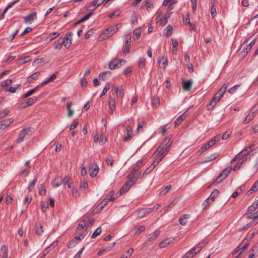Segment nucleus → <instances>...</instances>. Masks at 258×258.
Instances as JSON below:
<instances>
[{"label": "nucleus", "mask_w": 258, "mask_h": 258, "mask_svg": "<svg viewBox=\"0 0 258 258\" xmlns=\"http://www.w3.org/2000/svg\"><path fill=\"white\" fill-rule=\"evenodd\" d=\"M247 214H251L250 215L247 216L248 219H256L258 218V203L256 201L254 202L252 205L248 208Z\"/></svg>", "instance_id": "f257e3e1"}, {"label": "nucleus", "mask_w": 258, "mask_h": 258, "mask_svg": "<svg viewBox=\"0 0 258 258\" xmlns=\"http://www.w3.org/2000/svg\"><path fill=\"white\" fill-rule=\"evenodd\" d=\"M160 204H157L153 207L143 208L138 211V216L140 218H144L148 214L152 212L154 210H157L160 207Z\"/></svg>", "instance_id": "f03ea898"}, {"label": "nucleus", "mask_w": 258, "mask_h": 258, "mask_svg": "<svg viewBox=\"0 0 258 258\" xmlns=\"http://www.w3.org/2000/svg\"><path fill=\"white\" fill-rule=\"evenodd\" d=\"M33 128L30 127L23 129L19 135V137L17 139L16 142L17 143H21L25 139L29 138L32 135L31 130Z\"/></svg>", "instance_id": "7ed1b4c3"}, {"label": "nucleus", "mask_w": 258, "mask_h": 258, "mask_svg": "<svg viewBox=\"0 0 258 258\" xmlns=\"http://www.w3.org/2000/svg\"><path fill=\"white\" fill-rule=\"evenodd\" d=\"M72 35V33L69 32L66 34L64 38H61L62 45H63L66 48H69L72 43V40L70 39Z\"/></svg>", "instance_id": "20e7f679"}, {"label": "nucleus", "mask_w": 258, "mask_h": 258, "mask_svg": "<svg viewBox=\"0 0 258 258\" xmlns=\"http://www.w3.org/2000/svg\"><path fill=\"white\" fill-rule=\"evenodd\" d=\"M250 156V151H248L247 149L244 148L243 149L239 154H238V157L239 159L244 162L247 160V156Z\"/></svg>", "instance_id": "39448f33"}, {"label": "nucleus", "mask_w": 258, "mask_h": 258, "mask_svg": "<svg viewBox=\"0 0 258 258\" xmlns=\"http://www.w3.org/2000/svg\"><path fill=\"white\" fill-rule=\"evenodd\" d=\"M141 174V172H139L137 173V175H133V173H130L127 176V180L126 181H128L129 184L132 186L136 182Z\"/></svg>", "instance_id": "423d86ee"}, {"label": "nucleus", "mask_w": 258, "mask_h": 258, "mask_svg": "<svg viewBox=\"0 0 258 258\" xmlns=\"http://www.w3.org/2000/svg\"><path fill=\"white\" fill-rule=\"evenodd\" d=\"M125 62L123 59H113L109 63V68L110 70L115 69L116 68H119L121 66V62Z\"/></svg>", "instance_id": "0eeeda50"}, {"label": "nucleus", "mask_w": 258, "mask_h": 258, "mask_svg": "<svg viewBox=\"0 0 258 258\" xmlns=\"http://www.w3.org/2000/svg\"><path fill=\"white\" fill-rule=\"evenodd\" d=\"M119 26H120V24H118L116 25L111 26V27L108 28L106 30V31L107 32V33L106 32L105 33V34H107L106 37L107 38H109L110 36H111L114 33H115L117 31Z\"/></svg>", "instance_id": "6e6552de"}, {"label": "nucleus", "mask_w": 258, "mask_h": 258, "mask_svg": "<svg viewBox=\"0 0 258 258\" xmlns=\"http://www.w3.org/2000/svg\"><path fill=\"white\" fill-rule=\"evenodd\" d=\"M193 81L191 79L183 80L182 81V88L184 91H187L191 90Z\"/></svg>", "instance_id": "1a4fd4ad"}, {"label": "nucleus", "mask_w": 258, "mask_h": 258, "mask_svg": "<svg viewBox=\"0 0 258 258\" xmlns=\"http://www.w3.org/2000/svg\"><path fill=\"white\" fill-rule=\"evenodd\" d=\"M114 194V191L113 190L111 191L102 201V205H106L109 201H113L115 199V198L113 197Z\"/></svg>", "instance_id": "9d476101"}, {"label": "nucleus", "mask_w": 258, "mask_h": 258, "mask_svg": "<svg viewBox=\"0 0 258 258\" xmlns=\"http://www.w3.org/2000/svg\"><path fill=\"white\" fill-rule=\"evenodd\" d=\"M160 233V231L157 230H156L153 233L150 234L148 237V240L149 242H151V243H153L159 236Z\"/></svg>", "instance_id": "9b49d317"}, {"label": "nucleus", "mask_w": 258, "mask_h": 258, "mask_svg": "<svg viewBox=\"0 0 258 258\" xmlns=\"http://www.w3.org/2000/svg\"><path fill=\"white\" fill-rule=\"evenodd\" d=\"M14 120L13 118H11L1 121L0 122V129H5L7 126H9L12 123H13Z\"/></svg>", "instance_id": "f8f14e48"}, {"label": "nucleus", "mask_w": 258, "mask_h": 258, "mask_svg": "<svg viewBox=\"0 0 258 258\" xmlns=\"http://www.w3.org/2000/svg\"><path fill=\"white\" fill-rule=\"evenodd\" d=\"M206 245V243L205 241H202L201 242L199 243L196 246L193 247L191 249H193L194 251L192 252L196 254L199 253L201 249L204 247Z\"/></svg>", "instance_id": "ddd939ff"}, {"label": "nucleus", "mask_w": 258, "mask_h": 258, "mask_svg": "<svg viewBox=\"0 0 258 258\" xmlns=\"http://www.w3.org/2000/svg\"><path fill=\"white\" fill-rule=\"evenodd\" d=\"M23 18L26 23L29 22L31 23L34 20L37 18L36 12H34L27 16L24 17Z\"/></svg>", "instance_id": "4468645a"}, {"label": "nucleus", "mask_w": 258, "mask_h": 258, "mask_svg": "<svg viewBox=\"0 0 258 258\" xmlns=\"http://www.w3.org/2000/svg\"><path fill=\"white\" fill-rule=\"evenodd\" d=\"M142 7H146L147 10L149 12L151 9L154 8L152 0H145L142 5Z\"/></svg>", "instance_id": "2eb2a0df"}, {"label": "nucleus", "mask_w": 258, "mask_h": 258, "mask_svg": "<svg viewBox=\"0 0 258 258\" xmlns=\"http://www.w3.org/2000/svg\"><path fill=\"white\" fill-rule=\"evenodd\" d=\"M221 98V97L216 93L214 97L212 98L210 104L208 106L209 107L208 109H210V106H212V108L214 107Z\"/></svg>", "instance_id": "dca6fc26"}, {"label": "nucleus", "mask_w": 258, "mask_h": 258, "mask_svg": "<svg viewBox=\"0 0 258 258\" xmlns=\"http://www.w3.org/2000/svg\"><path fill=\"white\" fill-rule=\"evenodd\" d=\"M132 185L129 184V182L126 181L120 189V195L125 194L130 189Z\"/></svg>", "instance_id": "f3484780"}, {"label": "nucleus", "mask_w": 258, "mask_h": 258, "mask_svg": "<svg viewBox=\"0 0 258 258\" xmlns=\"http://www.w3.org/2000/svg\"><path fill=\"white\" fill-rule=\"evenodd\" d=\"M127 136L123 137V140L124 142H127L133 137L132 128L130 125H128L126 127Z\"/></svg>", "instance_id": "a211bd4d"}, {"label": "nucleus", "mask_w": 258, "mask_h": 258, "mask_svg": "<svg viewBox=\"0 0 258 258\" xmlns=\"http://www.w3.org/2000/svg\"><path fill=\"white\" fill-rule=\"evenodd\" d=\"M190 217L189 214H184L179 218V223L183 226L185 225L187 223V219Z\"/></svg>", "instance_id": "6ab92c4d"}, {"label": "nucleus", "mask_w": 258, "mask_h": 258, "mask_svg": "<svg viewBox=\"0 0 258 258\" xmlns=\"http://www.w3.org/2000/svg\"><path fill=\"white\" fill-rule=\"evenodd\" d=\"M255 43V39L253 40L250 43L247 44L243 49L241 53H243L244 54L247 53V52L251 49L252 46Z\"/></svg>", "instance_id": "aec40b11"}, {"label": "nucleus", "mask_w": 258, "mask_h": 258, "mask_svg": "<svg viewBox=\"0 0 258 258\" xmlns=\"http://www.w3.org/2000/svg\"><path fill=\"white\" fill-rule=\"evenodd\" d=\"M220 139V137L219 136H215V137L211 139L208 143L206 144L210 148L212 146L214 145L216 143H217Z\"/></svg>", "instance_id": "412c9836"}, {"label": "nucleus", "mask_w": 258, "mask_h": 258, "mask_svg": "<svg viewBox=\"0 0 258 258\" xmlns=\"http://www.w3.org/2000/svg\"><path fill=\"white\" fill-rule=\"evenodd\" d=\"M19 1V0L16 1L15 2H13L10 4L5 9L3 13L0 15V20H2L4 18L5 15L7 11L9 9L12 8L14 6L15 4H16L17 3H18Z\"/></svg>", "instance_id": "4be33fe9"}, {"label": "nucleus", "mask_w": 258, "mask_h": 258, "mask_svg": "<svg viewBox=\"0 0 258 258\" xmlns=\"http://www.w3.org/2000/svg\"><path fill=\"white\" fill-rule=\"evenodd\" d=\"M35 233L38 235H41L43 232V226L42 225L36 224L34 227Z\"/></svg>", "instance_id": "5701e85b"}, {"label": "nucleus", "mask_w": 258, "mask_h": 258, "mask_svg": "<svg viewBox=\"0 0 258 258\" xmlns=\"http://www.w3.org/2000/svg\"><path fill=\"white\" fill-rule=\"evenodd\" d=\"M131 38L127 39L125 41V48L123 51V55H125L130 52V47L131 46Z\"/></svg>", "instance_id": "b1692460"}, {"label": "nucleus", "mask_w": 258, "mask_h": 258, "mask_svg": "<svg viewBox=\"0 0 258 258\" xmlns=\"http://www.w3.org/2000/svg\"><path fill=\"white\" fill-rule=\"evenodd\" d=\"M41 87L39 86V85L36 86L35 88L29 91L26 94H25L22 97V99H25L27 97H29L31 95H32L34 92H35L39 88Z\"/></svg>", "instance_id": "393cba45"}, {"label": "nucleus", "mask_w": 258, "mask_h": 258, "mask_svg": "<svg viewBox=\"0 0 258 258\" xmlns=\"http://www.w3.org/2000/svg\"><path fill=\"white\" fill-rule=\"evenodd\" d=\"M228 87V85L224 84L221 88L219 90L217 93H216L217 94H218L219 96L222 97L224 94H225L227 89Z\"/></svg>", "instance_id": "a878e982"}, {"label": "nucleus", "mask_w": 258, "mask_h": 258, "mask_svg": "<svg viewBox=\"0 0 258 258\" xmlns=\"http://www.w3.org/2000/svg\"><path fill=\"white\" fill-rule=\"evenodd\" d=\"M172 241V240L170 238L166 239L163 241H162L159 244V247L160 248H164L166 246H167L170 242Z\"/></svg>", "instance_id": "bb28decb"}, {"label": "nucleus", "mask_w": 258, "mask_h": 258, "mask_svg": "<svg viewBox=\"0 0 258 258\" xmlns=\"http://www.w3.org/2000/svg\"><path fill=\"white\" fill-rule=\"evenodd\" d=\"M218 195L219 190L217 189H214L212 191L210 196L208 198V200H210L211 202H213L214 201L215 197H217Z\"/></svg>", "instance_id": "cd10ccee"}, {"label": "nucleus", "mask_w": 258, "mask_h": 258, "mask_svg": "<svg viewBox=\"0 0 258 258\" xmlns=\"http://www.w3.org/2000/svg\"><path fill=\"white\" fill-rule=\"evenodd\" d=\"M105 1V0H93L91 3V5L94 7L93 10L102 5Z\"/></svg>", "instance_id": "c85d7f7f"}, {"label": "nucleus", "mask_w": 258, "mask_h": 258, "mask_svg": "<svg viewBox=\"0 0 258 258\" xmlns=\"http://www.w3.org/2000/svg\"><path fill=\"white\" fill-rule=\"evenodd\" d=\"M171 139L169 138H165L163 142L160 144V147H161V148L164 149L168 144H170L171 141H170Z\"/></svg>", "instance_id": "c756f323"}, {"label": "nucleus", "mask_w": 258, "mask_h": 258, "mask_svg": "<svg viewBox=\"0 0 258 258\" xmlns=\"http://www.w3.org/2000/svg\"><path fill=\"white\" fill-rule=\"evenodd\" d=\"M72 103L71 102H68L67 104V108L68 111L67 116L68 117H71L73 115L74 111L71 109Z\"/></svg>", "instance_id": "7c9ffc66"}, {"label": "nucleus", "mask_w": 258, "mask_h": 258, "mask_svg": "<svg viewBox=\"0 0 258 258\" xmlns=\"http://www.w3.org/2000/svg\"><path fill=\"white\" fill-rule=\"evenodd\" d=\"M164 31H166V32L164 33V35L166 37H169L172 33L173 27L170 25H168Z\"/></svg>", "instance_id": "2f4dec72"}, {"label": "nucleus", "mask_w": 258, "mask_h": 258, "mask_svg": "<svg viewBox=\"0 0 258 258\" xmlns=\"http://www.w3.org/2000/svg\"><path fill=\"white\" fill-rule=\"evenodd\" d=\"M254 112L249 113L245 117V120L244 121V123L245 124L248 123L252 119V118L254 117Z\"/></svg>", "instance_id": "473e14b6"}, {"label": "nucleus", "mask_w": 258, "mask_h": 258, "mask_svg": "<svg viewBox=\"0 0 258 258\" xmlns=\"http://www.w3.org/2000/svg\"><path fill=\"white\" fill-rule=\"evenodd\" d=\"M156 166V165H154V163H152V164L150 166H149L147 168H146L145 171L144 172V173L143 174V176H144L147 175L148 174H149V173H150L154 169V168Z\"/></svg>", "instance_id": "72a5a7b5"}, {"label": "nucleus", "mask_w": 258, "mask_h": 258, "mask_svg": "<svg viewBox=\"0 0 258 258\" xmlns=\"http://www.w3.org/2000/svg\"><path fill=\"white\" fill-rule=\"evenodd\" d=\"M40 75V72H37L31 75H30L28 78V81H31V80H35L38 79V77Z\"/></svg>", "instance_id": "f704fd0d"}, {"label": "nucleus", "mask_w": 258, "mask_h": 258, "mask_svg": "<svg viewBox=\"0 0 258 258\" xmlns=\"http://www.w3.org/2000/svg\"><path fill=\"white\" fill-rule=\"evenodd\" d=\"M232 169V166H229L222 171V172L221 173L223 174V178H225L228 176V174L231 171Z\"/></svg>", "instance_id": "c9c22d12"}, {"label": "nucleus", "mask_w": 258, "mask_h": 258, "mask_svg": "<svg viewBox=\"0 0 258 258\" xmlns=\"http://www.w3.org/2000/svg\"><path fill=\"white\" fill-rule=\"evenodd\" d=\"M105 161L108 165H110L111 166H113L114 163V160L113 159V157L111 155H109L107 156Z\"/></svg>", "instance_id": "e433bc0d"}, {"label": "nucleus", "mask_w": 258, "mask_h": 258, "mask_svg": "<svg viewBox=\"0 0 258 258\" xmlns=\"http://www.w3.org/2000/svg\"><path fill=\"white\" fill-rule=\"evenodd\" d=\"M99 171V167L96 164L95 165V167L93 169V170L90 172V175L92 177H94L96 176L97 174Z\"/></svg>", "instance_id": "4c0bfd02"}, {"label": "nucleus", "mask_w": 258, "mask_h": 258, "mask_svg": "<svg viewBox=\"0 0 258 258\" xmlns=\"http://www.w3.org/2000/svg\"><path fill=\"white\" fill-rule=\"evenodd\" d=\"M53 186L58 187L62 184L61 179L57 177L55 178L54 181L52 182Z\"/></svg>", "instance_id": "58836bf2"}, {"label": "nucleus", "mask_w": 258, "mask_h": 258, "mask_svg": "<svg viewBox=\"0 0 258 258\" xmlns=\"http://www.w3.org/2000/svg\"><path fill=\"white\" fill-rule=\"evenodd\" d=\"M224 179L225 178H223V174L220 173L214 180L213 184H219L221 183Z\"/></svg>", "instance_id": "ea45409f"}, {"label": "nucleus", "mask_w": 258, "mask_h": 258, "mask_svg": "<svg viewBox=\"0 0 258 258\" xmlns=\"http://www.w3.org/2000/svg\"><path fill=\"white\" fill-rule=\"evenodd\" d=\"M185 119V117H184V114H182L179 116L174 121L175 126H177L179 125L181 121Z\"/></svg>", "instance_id": "a19ab883"}, {"label": "nucleus", "mask_w": 258, "mask_h": 258, "mask_svg": "<svg viewBox=\"0 0 258 258\" xmlns=\"http://www.w3.org/2000/svg\"><path fill=\"white\" fill-rule=\"evenodd\" d=\"M111 72L110 71H105L101 73L99 75V79L100 80H104L106 76H110Z\"/></svg>", "instance_id": "79ce46f5"}, {"label": "nucleus", "mask_w": 258, "mask_h": 258, "mask_svg": "<svg viewBox=\"0 0 258 258\" xmlns=\"http://www.w3.org/2000/svg\"><path fill=\"white\" fill-rule=\"evenodd\" d=\"M21 85L17 84V85H15V86H14V87H13V86L10 87L9 88V89L7 90V91L10 92L12 93H14L16 92L17 89H18L19 88H21Z\"/></svg>", "instance_id": "37998d69"}, {"label": "nucleus", "mask_w": 258, "mask_h": 258, "mask_svg": "<svg viewBox=\"0 0 258 258\" xmlns=\"http://www.w3.org/2000/svg\"><path fill=\"white\" fill-rule=\"evenodd\" d=\"M37 177H35L34 179L32 180V181L29 183L28 187V189L29 191H30L32 190L33 188L34 187L36 183L37 182Z\"/></svg>", "instance_id": "c03bdc74"}, {"label": "nucleus", "mask_w": 258, "mask_h": 258, "mask_svg": "<svg viewBox=\"0 0 258 258\" xmlns=\"http://www.w3.org/2000/svg\"><path fill=\"white\" fill-rule=\"evenodd\" d=\"M164 154H163V153H161L159 156V158L155 160V161L153 162L154 163V165H157L163 159V158L165 156Z\"/></svg>", "instance_id": "a18cd8bd"}, {"label": "nucleus", "mask_w": 258, "mask_h": 258, "mask_svg": "<svg viewBox=\"0 0 258 258\" xmlns=\"http://www.w3.org/2000/svg\"><path fill=\"white\" fill-rule=\"evenodd\" d=\"M159 63L162 64V68L165 69L167 64V58L163 56L159 61Z\"/></svg>", "instance_id": "49530a36"}, {"label": "nucleus", "mask_w": 258, "mask_h": 258, "mask_svg": "<svg viewBox=\"0 0 258 258\" xmlns=\"http://www.w3.org/2000/svg\"><path fill=\"white\" fill-rule=\"evenodd\" d=\"M159 99L157 96H154L152 99V104L153 106L156 107L159 104Z\"/></svg>", "instance_id": "de8ad7c7"}, {"label": "nucleus", "mask_w": 258, "mask_h": 258, "mask_svg": "<svg viewBox=\"0 0 258 258\" xmlns=\"http://www.w3.org/2000/svg\"><path fill=\"white\" fill-rule=\"evenodd\" d=\"M101 232V227H99L97 228L96 230L93 232L91 236L92 238H95L97 236L99 235Z\"/></svg>", "instance_id": "09e8293b"}, {"label": "nucleus", "mask_w": 258, "mask_h": 258, "mask_svg": "<svg viewBox=\"0 0 258 258\" xmlns=\"http://www.w3.org/2000/svg\"><path fill=\"white\" fill-rule=\"evenodd\" d=\"M146 64V59L144 57L140 58L138 61V67L140 68H143Z\"/></svg>", "instance_id": "8fccbe9b"}, {"label": "nucleus", "mask_w": 258, "mask_h": 258, "mask_svg": "<svg viewBox=\"0 0 258 258\" xmlns=\"http://www.w3.org/2000/svg\"><path fill=\"white\" fill-rule=\"evenodd\" d=\"M120 12L119 10H116V11H114L113 12L109 14L108 15V17L110 18L114 19L115 17L118 16L120 15Z\"/></svg>", "instance_id": "3c124183"}, {"label": "nucleus", "mask_w": 258, "mask_h": 258, "mask_svg": "<svg viewBox=\"0 0 258 258\" xmlns=\"http://www.w3.org/2000/svg\"><path fill=\"white\" fill-rule=\"evenodd\" d=\"M94 222H95L94 219H91L90 221L88 220L87 221H86V228L85 232H86V233L87 232V229L88 228H91L92 226V225L94 224Z\"/></svg>", "instance_id": "603ef678"}, {"label": "nucleus", "mask_w": 258, "mask_h": 258, "mask_svg": "<svg viewBox=\"0 0 258 258\" xmlns=\"http://www.w3.org/2000/svg\"><path fill=\"white\" fill-rule=\"evenodd\" d=\"M53 44L54 45L55 48L57 49H61L62 46V41L61 40L60 41V40L54 42Z\"/></svg>", "instance_id": "864d4df0"}, {"label": "nucleus", "mask_w": 258, "mask_h": 258, "mask_svg": "<svg viewBox=\"0 0 258 258\" xmlns=\"http://www.w3.org/2000/svg\"><path fill=\"white\" fill-rule=\"evenodd\" d=\"M194 251L193 249H190L189 251L186 252L184 255L182 256L181 258H192L195 254L192 252Z\"/></svg>", "instance_id": "5fc2aeb1"}, {"label": "nucleus", "mask_w": 258, "mask_h": 258, "mask_svg": "<svg viewBox=\"0 0 258 258\" xmlns=\"http://www.w3.org/2000/svg\"><path fill=\"white\" fill-rule=\"evenodd\" d=\"M194 251L193 249H190L189 251L186 252L184 255L182 256L181 258H192L195 254L192 252Z\"/></svg>", "instance_id": "6e6d98bb"}, {"label": "nucleus", "mask_w": 258, "mask_h": 258, "mask_svg": "<svg viewBox=\"0 0 258 258\" xmlns=\"http://www.w3.org/2000/svg\"><path fill=\"white\" fill-rule=\"evenodd\" d=\"M248 245H249L248 243L244 242V241H243L238 246H239V248H240V249L242 250V251H243L248 247Z\"/></svg>", "instance_id": "4d7b16f0"}, {"label": "nucleus", "mask_w": 258, "mask_h": 258, "mask_svg": "<svg viewBox=\"0 0 258 258\" xmlns=\"http://www.w3.org/2000/svg\"><path fill=\"white\" fill-rule=\"evenodd\" d=\"M217 157V155L216 154H213L209 156H208L206 158L204 162H210L214 159H215Z\"/></svg>", "instance_id": "13d9d810"}, {"label": "nucleus", "mask_w": 258, "mask_h": 258, "mask_svg": "<svg viewBox=\"0 0 258 258\" xmlns=\"http://www.w3.org/2000/svg\"><path fill=\"white\" fill-rule=\"evenodd\" d=\"M41 208L42 212H45L48 208V204L47 202L45 203L42 202L41 203Z\"/></svg>", "instance_id": "bf43d9fd"}, {"label": "nucleus", "mask_w": 258, "mask_h": 258, "mask_svg": "<svg viewBox=\"0 0 258 258\" xmlns=\"http://www.w3.org/2000/svg\"><path fill=\"white\" fill-rule=\"evenodd\" d=\"M86 221H85L84 220H82L78 224V227H77V230H81V229L84 228L85 227L86 228Z\"/></svg>", "instance_id": "052dcab7"}, {"label": "nucleus", "mask_w": 258, "mask_h": 258, "mask_svg": "<svg viewBox=\"0 0 258 258\" xmlns=\"http://www.w3.org/2000/svg\"><path fill=\"white\" fill-rule=\"evenodd\" d=\"M12 83V79H7L5 81H4L2 82L1 86L2 87H6L9 85L10 84Z\"/></svg>", "instance_id": "680f3d73"}, {"label": "nucleus", "mask_w": 258, "mask_h": 258, "mask_svg": "<svg viewBox=\"0 0 258 258\" xmlns=\"http://www.w3.org/2000/svg\"><path fill=\"white\" fill-rule=\"evenodd\" d=\"M209 148L207 144L206 143L202 147L200 148V149L199 150L198 153H199V154H201L202 153L205 152L207 150H208Z\"/></svg>", "instance_id": "e2e57ef3"}, {"label": "nucleus", "mask_w": 258, "mask_h": 258, "mask_svg": "<svg viewBox=\"0 0 258 258\" xmlns=\"http://www.w3.org/2000/svg\"><path fill=\"white\" fill-rule=\"evenodd\" d=\"M37 100V97H35L34 98H30L27 100L26 104L27 106H30L33 104L35 102V101Z\"/></svg>", "instance_id": "0e129e2a"}, {"label": "nucleus", "mask_w": 258, "mask_h": 258, "mask_svg": "<svg viewBox=\"0 0 258 258\" xmlns=\"http://www.w3.org/2000/svg\"><path fill=\"white\" fill-rule=\"evenodd\" d=\"M172 144V143L171 142L170 144H168V145L164 149V150L162 152L163 153V154L166 155L171 147Z\"/></svg>", "instance_id": "69168bd1"}, {"label": "nucleus", "mask_w": 258, "mask_h": 258, "mask_svg": "<svg viewBox=\"0 0 258 258\" xmlns=\"http://www.w3.org/2000/svg\"><path fill=\"white\" fill-rule=\"evenodd\" d=\"M172 144V143L171 142L170 144H168V145L164 149V150L162 152L163 153V154L166 155L171 147Z\"/></svg>", "instance_id": "338daca9"}, {"label": "nucleus", "mask_w": 258, "mask_h": 258, "mask_svg": "<svg viewBox=\"0 0 258 258\" xmlns=\"http://www.w3.org/2000/svg\"><path fill=\"white\" fill-rule=\"evenodd\" d=\"M124 96V91L122 89H119L116 93V97L122 98Z\"/></svg>", "instance_id": "774afa93"}]
</instances>
